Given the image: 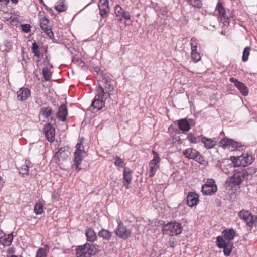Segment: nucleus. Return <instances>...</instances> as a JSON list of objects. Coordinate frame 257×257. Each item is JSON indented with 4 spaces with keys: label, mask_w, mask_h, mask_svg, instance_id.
<instances>
[{
    "label": "nucleus",
    "mask_w": 257,
    "mask_h": 257,
    "mask_svg": "<svg viewBox=\"0 0 257 257\" xmlns=\"http://www.w3.org/2000/svg\"><path fill=\"white\" fill-rule=\"evenodd\" d=\"M222 234L217 237V245L219 248L223 249L224 254L227 256L232 251L233 246L232 240L235 237L236 232L232 228L226 229L222 232Z\"/></svg>",
    "instance_id": "nucleus-1"
},
{
    "label": "nucleus",
    "mask_w": 257,
    "mask_h": 257,
    "mask_svg": "<svg viewBox=\"0 0 257 257\" xmlns=\"http://www.w3.org/2000/svg\"><path fill=\"white\" fill-rule=\"evenodd\" d=\"M216 10L219 14L220 21L224 26H228L230 19L233 18L234 16L233 11L229 9L226 10L220 2L218 3Z\"/></svg>",
    "instance_id": "nucleus-2"
},
{
    "label": "nucleus",
    "mask_w": 257,
    "mask_h": 257,
    "mask_svg": "<svg viewBox=\"0 0 257 257\" xmlns=\"http://www.w3.org/2000/svg\"><path fill=\"white\" fill-rule=\"evenodd\" d=\"M96 253L95 246L92 244L86 243L77 246L76 248V257H91Z\"/></svg>",
    "instance_id": "nucleus-3"
},
{
    "label": "nucleus",
    "mask_w": 257,
    "mask_h": 257,
    "mask_svg": "<svg viewBox=\"0 0 257 257\" xmlns=\"http://www.w3.org/2000/svg\"><path fill=\"white\" fill-rule=\"evenodd\" d=\"M182 230L181 224L176 221L164 225L162 230L163 234L170 236L178 235L182 233Z\"/></svg>",
    "instance_id": "nucleus-4"
},
{
    "label": "nucleus",
    "mask_w": 257,
    "mask_h": 257,
    "mask_svg": "<svg viewBox=\"0 0 257 257\" xmlns=\"http://www.w3.org/2000/svg\"><path fill=\"white\" fill-rule=\"evenodd\" d=\"M76 149L74 154V166H75L76 170H80L81 169L80 165L83 160V153H86L83 146V141H81L78 143L76 145Z\"/></svg>",
    "instance_id": "nucleus-5"
},
{
    "label": "nucleus",
    "mask_w": 257,
    "mask_h": 257,
    "mask_svg": "<svg viewBox=\"0 0 257 257\" xmlns=\"http://www.w3.org/2000/svg\"><path fill=\"white\" fill-rule=\"evenodd\" d=\"M247 176L248 174L246 171L236 172L233 176L227 178L226 183L231 185L232 187L239 186Z\"/></svg>",
    "instance_id": "nucleus-6"
},
{
    "label": "nucleus",
    "mask_w": 257,
    "mask_h": 257,
    "mask_svg": "<svg viewBox=\"0 0 257 257\" xmlns=\"http://www.w3.org/2000/svg\"><path fill=\"white\" fill-rule=\"evenodd\" d=\"M238 216L248 226L251 228L253 226H257V216L252 215L249 211L243 209L238 213Z\"/></svg>",
    "instance_id": "nucleus-7"
},
{
    "label": "nucleus",
    "mask_w": 257,
    "mask_h": 257,
    "mask_svg": "<svg viewBox=\"0 0 257 257\" xmlns=\"http://www.w3.org/2000/svg\"><path fill=\"white\" fill-rule=\"evenodd\" d=\"M219 144L220 146L224 149L228 148L231 149L232 151L236 150H240V148L243 150L244 147V146L241 145V143L234 141L227 137L222 139L219 142Z\"/></svg>",
    "instance_id": "nucleus-8"
},
{
    "label": "nucleus",
    "mask_w": 257,
    "mask_h": 257,
    "mask_svg": "<svg viewBox=\"0 0 257 257\" xmlns=\"http://www.w3.org/2000/svg\"><path fill=\"white\" fill-rule=\"evenodd\" d=\"M153 155V159L151 160L149 164L150 168L149 176L152 177L154 176L156 171L159 167V163L160 162V158L158 153L154 150L152 151Z\"/></svg>",
    "instance_id": "nucleus-9"
},
{
    "label": "nucleus",
    "mask_w": 257,
    "mask_h": 257,
    "mask_svg": "<svg viewBox=\"0 0 257 257\" xmlns=\"http://www.w3.org/2000/svg\"><path fill=\"white\" fill-rule=\"evenodd\" d=\"M217 186L212 179H208L206 183L202 185V192L204 195H211L217 191Z\"/></svg>",
    "instance_id": "nucleus-10"
},
{
    "label": "nucleus",
    "mask_w": 257,
    "mask_h": 257,
    "mask_svg": "<svg viewBox=\"0 0 257 257\" xmlns=\"http://www.w3.org/2000/svg\"><path fill=\"white\" fill-rule=\"evenodd\" d=\"M118 227L115 230V234L119 237L127 239L131 236V232L124 226L120 220H117Z\"/></svg>",
    "instance_id": "nucleus-11"
},
{
    "label": "nucleus",
    "mask_w": 257,
    "mask_h": 257,
    "mask_svg": "<svg viewBox=\"0 0 257 257\" xmlns=\"http://www.w3.org/2000/svg\"><path fill=\"white\" fill-rule=\"evenodd\" d=\"M70 154V152L65 147H62L56 152L53 158V160L56 163L66 160Z\"/></svg>",
    "instance_id": "nucleus-12"
},
{
    "label": "nucleus",
    "mask_w": 257,
    "mask_h": 257,
    "mask_svg": "<svg viewBox=\"0 0 257 257\" xmlns=\"http://www.w3.org/2000/svg\"><path fill=\"white\" fill-rule=\"evenodd\" d=\"M183 154L186 158L189 159L195 160L199 162H201L203 161L202 156L194 149L188 148L183 151Z\"/></svg>",
    "instance_id": "nucleus-13"
},
{
    "label": "nucleus",
    "mask_w": 257,
    "mask_h": 257,
    "mask_svg": "<svg viewBox=\"0 0 257 257\" xmlns=\"http://www.w3.org/2000/svg\"><path fill=\"white\" fill-rule=\"evenodd\" d=\"M40 26L42 30L46 35L52 38L54 37V34L51 28L49 26V21L46 17H43L39 21Z\"/></svg>",
    "instance_id": "nucleus-14"
},
{
    "label": "nucleus",
    "mask_w": 257,
    "mask_h": 257,
    "mask_svg": "<svg viewBox=\"0 0 257 257\" xmlns=\"http://www.w3.org/2000/svg\"><path fill=\"white\" fill-rule=\"evenodd\" d=\"M99 14L103 18L108 16L110 12L108 0H99L98 3Z\"/></svg>",
    "instance_id": "nucleus-15"
},
{
    "label": "nucleus",
    "mask_w": 257,
    "mask_h": 257,
    "mask_svg": "<svg viewBox=\"0 0 257 257\" xmlns=\"http://www.w3.org/2000/svg\"><path fill=\"white\" fill-rule=\"evenodd\" d=\"M43 132L47 140L52 142L55 139V129L51 123H47L43 128Z\"/></svg>",
    "instance_id": "nucleus-16"
},
{
    "label": "nucleus",
    "mask_w": 257,
    "mask_h": 257,
    "mask_svg": "<svg viewBox=\"0 0 257 257\" xmlns=\"http://www.w3.org/2000/svg\"><path fill=\"white\" fill-rule=\"evenodd\" d=\"M115 14L117 19L121 21L122 19L129 20L131 15L128 11H124L119 5H116L114 9Z\"/></svg>",
    "instance_id": "nucleus-17"
},
{
    "label": "nucleus",
    "mask_w": 257,
    "mask_h": 257,
    "mask_svg": "<svg viewBox=\"0 0 257 257\" xmlns=\"http://www.w3.org/2000/svg\"><path fill=\"white\" fill-rule=\"evenodd\" d=\"M230 81L234 84V85L239 90L243 95L246 96L248 95V89L242 82L238 81L233 77L230 78Z\"/></svg>",
    "instance_id": "nucleus-18"
},
{
    "label": "nucleus",
    "mask_w": 257,
    "mask_h": 257,
    "mask_svg": "<svg viewBox=\"0 0 257 257\" xmlns=\"http://www.w3.org/2000/svg\"><path fill=\"white\" fill-rule=\"evenodd\" d=\"M102 82L104 83L105 89L108 91L107 93L109 97L110 96V92L113 91L114 88L112 85V79L109 76L103 75L102 77Z\"/></svg>",
    "instance_id": "nucleus-19"
},
{
    "label": "nucleus",
    "mask_w": 257,
    "mask_h": 257,
    "mask_svg": "<svg viewBox=\"0 0 257 257\" xmlns=\"http://www.w3.org/2000/svg\"><path fill=\"white\" fill-rule=\"evenodd\" d=\"M30 95L31 91L27 88L22 87L17 92L18 99L22 101L27 100Z\"/></svg>",
    "instance_id": "nucleus-20"
},
{
    "label": "nucleus",
    "mask_w": 257,
    "mask_h": 257,
    "mask_svg": "<svg viewBox=\"0 0 257 257\" xmlns=\"http://www.w3.org/2000/svg\"><path fill=\"white\" fill-rule=\"evenodd\" d=\"M199 202L198 196L194 192H189L187 197V204L190 207L196 206Z\"/></svg>",
    "instance_id": "nucleus-21"
},
{
    "label": "nucleus",
    "mask_w": 257,
    "mask_h": 257,
    "mask_svg": "<svg viewBox=\"0 0 257 257\" xmlns=\"http://www.w3.org/2000/svg\"><path fill=\"white\" fill-rule=\"evenodd\" d=\"M68 115V110L65 104H62L58 109L57 113V118L62 121H65Z\"/></svg>",
    "instance_id": "nucleus-22"
},
{
    "label": "nucleus",
    "mask_w": 257,
    "mask_h": 257,
    "mask_svg": "<svg viewBox=\"0 0 257 257\" xmlns=\"http://www.w3.org/2000/svg\"><path fill=\"white\" fill-rule=\"evenodd\" d=\"M244 157L243 153L239 156H231L230 160L234 167H244Z\"/></svg>",
    "instance_id": "nucleus-23"
},
{
    "label": "nucleus",
    "mask_w": 257,
    "mask_h": 257,
    "mask_svg": "<svg viewBox=\"0 0 257 257\" xmlns=\"http://www.w3.org/2000/svg\"><path fill=\"white\" fill-rule=\"evenodd\" d=\"M123 184L126 188H128V184L132 181V173L129 168L124 167L123 169Z\"/></svg>",
    "instance_id": "nucleus-24"
},
{
    "label": "nucleus",
    "mask_w": 257,
    "mask_h": 257,
    "mask_svg": "<svg viewBox=\"0 0 257 257\" xmlns=\"http://www.w3.org/2000/svg\"><path fill=\"white\" fill-rule=\"evenodd\" d=\"M106 99L103 98L94 97L91 106L98 110L101 109L105 105Z\"/></svg>",
    "instance_id": "nucleus-25"
},
{
    "label": "nucleus",
    "mask_w": 257,
    "mask_h": 257,
    "mask_svg": "<svg viewBox=\"0 0 257 257\" xmlns=\"http://www.w3.org/2000/svg\"><path fill=\"white\" fill-rule=\"evenodd\" d=\"M201 141L204 144V147L207 149H211L216 145V142L203 136L201 137Z\"/></svg>",
    "instance_id": "nucleus-26"
},
{
    "label": "nucleus",
    "mask_w": 257,
    "mask_h": 257,
    "mask_svg": "<svg viewBox=\"0 0 257 257\" xmlns=\"http://www.w3.org/2000/svg\"><path fill=\"white\" fill-rule=\"evenodd\" d=\"M13 241V233L0 237V243L3 245L9 246Z\"/></svg>",
    "instance_id": "nucleus-27"
},
{
    "label": "nucleus",
    "mask_w": 257,
    "mask_h": 257,
    "mask_svg": "<svg viewBox=\"0 0 257 257\" xmlns=\"http://www.w3.org/2000/svg\"><path fill=\"white\" fill-rule=\"evenodd\" d=\"M85 235L88 241L94 242L97 239V235L95 232L91 228H87L86 229Z\"/></svg>",
    "instance_id": "nucleus-28"
},
{
    "label": "nucleus",
    "mask_w": 257,
    "mask_h": 257,
    "mask_svg": "<svg viewBox=\"0 0 257 257\" xmlns=\"http://www.w3.org/2000/svg\"><path fill=\"white\" fill-rule=\"evenodd\" d=\"M39 114L43 115L45 118H48L53 114V110L50 106L42 107L40 109Z\"/></svg>",
    "instance_id": "nucleus-29"
},
{
    "label": "nucleus",
    "mask_w": 257,
    "mask_h": 257,
    "mask_svg": "<svg viewBox=\"0 0 257 257\" xmlns=\"http://www.w3.org/2000/svg\"><path fill=\"white\" fill-rule=\"evenodd\" d=\"M95 92L96 95L95 97L106 99V97L105 96L106 93L105 92L103 88L99 84L96 87Z\"/></svg>",
    "instance_id": "nucleus-30"
},
{
    "label": "nucleus",
    "mask_w": 257,
    "mask_h": 257,
    "mask_svg": "<svg viewBox=\"0 0 257 257\" xmlns=\"http://www.w3.org/2000/svg\"><path fill=\"white\" fill-rule=\"evenodd\" d=\"M178 126L180 130L188 131L190 129V124L186 119H182L179 121Z\"/></svg>",
    "instance_id": "nucleus-31"
},
{
    "label": "nucleus",
    "mask_w": 257,
    "mask_h": 257,
    "mask_svg": "<svg viewBox=\"0 0 257 257\" xmlns=\"http://www.w3.org/2000/svg\"><path fill=\"white\" fill-rule=\"evenodd\" d=\"M49 251V247L45 245L44 247L39 248L36 253V257H47V253Z\"/></svg>",
    "instance_id": "nucleus-32"
},
{
    "label": "nucleus",
    "mask_w": 257,
    "mask_h": 257,
    "mask_svg": "<svg viewBox=\"0 0 257 257\" xmlns=\"http://www.w3.org/2000/svg\"><path fill=\"white\" fill-rule=\"evenodd\" d=\"M55 8L59 12H62L67 10V6L64 0H59L57 2Z\"/></svg>",
    "instance_id": "nucleus-33"
},
{
    "label": "nucleus",
    "mask_w": 257,
    "mask_h": 257,
    "mask_svg": "<svg viewBox=\"0 0 257 257\" xmlns=\"http://www.w3.org/2000/svg\"><path fill=\"white\" fill-rule=\"evenodd\" d=\"M98 236L104 239L109 240L111 237L112 233L108 230L102 229L99 232Z\"/></svg>",
    "instance_id": "nucleus-34"
},
{
    "label": "nucleus",
    "mask_w": 257,
    "mask_h": 257,
    "mask_svg": "<svg viewBox=\"0 0 257 257\" xmlns=\"http://www.w3.org/2000/svg\"><path fill=\"white\" fill-rule=\"evenodd\" d=\"M243 154L244 157V167H245L250 165L253 162V158L251 154L248 153H243Z\"/></svg>",
    "instance_id": "nucleus-35"
},
{
    "label": "nucleus",
    "mask_w": 257,
    "mask_h": 257,
    "mask_svg": "<svg viewBox=\"0 0 257 257\" xmlns=\"http://www.w3.org/2000/svg\"><path fill=\"white\" fill-rule=\"evenodd\" d=\"M42 75L45 81H49L51 78V73L50 71L49 68L46 67L43 69L42 70Z\"/></svg>",
    "instance_id": "nucleus-36"
},
{
    "label": "nucleus",
    "mask_w": 257,
    "mask_h": 257,
    "mask_svg": "<svg viewBox=\"0 0 257 257\" xmlns=\"http://www.w3.org/2000/svg\"><path fill=\"white\" fill-rule=\"evenodd\" d=\"M34 212L36 214H41L43 212V205L40 202H37L34 206Z\"/></svg>",
    "instance_id": "nucleus-37"
},
{
    "label": "nucleus",
    "mask_w": 257,
    "mask_h": 257,
    "mask_svg": "<svg viewBox=\"0 0 257 257\" xmlns=\"http://www.w3.org/2000/svg\"><path fill=\"white\" fill-rule=\"evenodd\" d=\"M187 2L194 8H199L202 5V0H187Z\"/></svg>",
    "instance_id": "nucleus-38"
},
{
    "label": "nucleus",
    "mask_w": 257,
    "mask_h": 257,
    "mask_svg": "<svg viewBox=\"0 0 257 257\" xmlns=\"http://www.w3.org/2000/svg\"><path fill=\"white\" fill-rule=\"evenodd\" d=\"M191 57L195 62H197L201 60L200 54L197 51V50H191Z\"/></svg>",
    "instance_id": "nucleus-39"
},
{
    "label": "nucleus",
    "mask_w": 257,
    "mask_h": 257,
    "mask_svg": "<svg viewBox=\"0 0 257 257\" xmlns=\"http://www.w3.org/2000/svg\"><path fill=\"white\" fill-rule=\"evenodd\" d=\"M250 47H246L244 48L243 52V55H242V60L243 62H246L248 59V56L250 54Z\"/></svg>",
    "instance_id": "nucleus-40"
},
{
    "label": "nucleus",
    "mask_w": 257,
    "mask_h": 257,
    "mask_svg": "<svg viewBox=\"0 0 257 257\" xmlns=\"http://www.w3.org/2000/svg\"><path fill=\"white\" fill-rule=\"evenodd\" d=\"M201 136H202V135L199 136L198 137H196L192 134H189L188 135L187 139L190 142L193 143H196L199 142L200 140H201Z\"/></svg>",
    "instance_id": "nucleus-41"
},
{
    "label": "nucleus",
    "mask_w": 257,
    "mask_h": 257,
    "mask_svg": "<svg viewBox=\"0 0 257 257\" xmlns=\"http://www.w3.org/2000/svg\"><path fill=\"white\" fill-rule=\"evenodd\" d=\"M32 52L34 54L35 56L37 57H40V52L38 50V46L35 42L32 44Z\"/></svg>",
    "instance_id": "nucleus-42"
},
{
    "label": "nucleus",
    "mask_w": 257,
    "mask_h": 257,
    "mask_svg": "<svg viewBox=\"0 0 257 257\" xmlns=\"http://www.w3.org/2000/svg\"><path fill=\"white\" fill-rule=\"evenodd\" d=\"M114 164H115V165H116V166H118L119 167H124V166H125L124 162L122 161V160L120 158H119V157H117V156L115 158Z\"/></svg>",
    "instance_id": "nucleus-43"
},
{
    "label": "nucleus",
    "mask_w": 257,
    "mask_h": 257,
    "mask_svg": "<svg viewBox=\"0 0 257 257\" xmlns=\"http://www.w3.org/2000/svg\"><path fill=\"white\" fill-rule=\"evenodd\" d=\"M29 171V167L27 165H24L22 166L21 169L19 170V172L20 174L23 175H28Z\"/></svg>",
    "instance_id": "nucleus-44"
},
{
    "label": "nucleus",
    "mask_w": 257,
    "mask_h": 257,
    "mask_svg": "<svg viewBox=\"0 0 257 257\" xmlns=\"http://www.w3.org/2000/svg\"><path fill=\"white\" fill-rule=\"evenodd\" d=\"M22 30L25 33H28L30 31L31 26L29 24H23L21 25Z\"/></svg>",
    "instance_id": "nucleus-45"
},
{
    "label": "nucleus",
    "mask_w": 257,
    "mask_h": 257,
    "mask_svg": "<svg viewBox=\"0 0 257 257\" xmlns=\"http://www.w3.org/2000/svg\"><path fill=\"white\" fill-rule=\"evenodd\" d=\"M191 50H197V43L195 38H193L191 40Z\"/></svg>",
    "instance_id": "nucleus-46"
},
{
    "label": "nucleus",
    "mask_w": 257,
    "mask_h": 257,
    "mask_svg": "<svg viewBox=\"0 0 257 257\" xmlns=\"http://www.w3.org/2000/svg\"><path fill=\"white\" fill-rule=\"evenodd\" d=\"M9 2V0H0V3L1 5H6Z\"/></svg>",
    "instance_id": "nucleus-47"
},
{
    "label": "nucleus",
    "mask_w": 257,
    "mask_h": 257,
    "mask_svg": "<svg viewBox=\"0 0 257 257\" xmlns=\"http://www.w3.org/2000/svg\"><path fill=\"white\" fill-rule=\"evenodd\" d=\"M4 185V182L2 180V177L0 176V189L3 187Z\"/></svg>",
    "instance_id": "nucleus-48"
},
{
    "label": "nucleus",
    "mask_w": 257,
    "mask_h": 257,
    "mask_svg": "<svg viewBox=\"0 0 257 257\" xmlns=\"http://www.w3.org/2000/svg\"><path fill=\"white\" fill-rule=\"evenodd\" d=\"M12 3L14 4H17L18 2V0H11Z\"/></svg>",
    "instance_id": "nucleus-49"
},
{
    "label": "nucleus",
    "mask_w": 257,
    "mask_h": 257,
    "mask_svg": "<svg viewBox=\"0 0 257 257\" xmlns=\"http://www.w3.org/2000/svg\"><path fill=\"white\" fill-rule=\"evenodd\" d=\"M11 257H17V256H16V255H12Z\"/></svg>",
    "instance_id": "nucleus-50"
},
{
    "label": "nucleus",
    "mask_w": 257,
    "mask_h": 257,
    "mask_svg": "<svg viewBox=\"0 0 257 257\" xmlns=\"http://www.w3.org/2000/svg\"><path fill=\"white\" fill-rule=\"evenodd\" d=\"M171 247H173V244H171Z\"/></svg>",
    "instance_id": "nucleus-51"
},
{
    "label": "nucleus",
    "mask_w": 257,
    "mask_h": 257,
    "mask_svg": "<svg viewBox=\"0 0 257 257\" xmlns=\"http://www.w3.org/2000/svg\"><path fill=\"white\" fill-rule=\"evenodd\" d=\"M171 247H173V244H171Z\"/></svg>",
    "instance_id": "nucleus-52"
}]
</instances>
